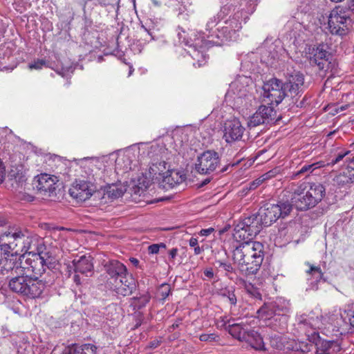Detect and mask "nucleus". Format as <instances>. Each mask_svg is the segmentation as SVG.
I'll use <instances>...</instances> for the list:
<instances>
[{
    "label": "nucleus",
    "mask_w": 354,
    "mask_h": 354,
    "mask_svg": "<svg viewBox=\"0 0 354 354\" xmlns=\"http://www.w3.org/2000/svg\"><path fill=\"white\" fill-rule=\"evenodd\" d=\"M53 262L52 254L44 255H36L26 259L24 262L21 261V268L17 272V274H26L29 277L35 278L39 280L46 271V268H50Z\"/></svg>",
    "instance_id": "obj_5"
},
{
    "label": "nucleus",
    "mask_w": 354,
    "mask_h": 354,
    "mask_svg": "<svg viewBox=\"0 0 354 354\" xmlns=\"http://www.w3.org/2000/svg\"><path fill=\"white\" fill-rule=\"evenodd\" d=\"M159 250V246L158 244H152L148 247V251L150 254H157Z\"/></svg>",
    "instance_id": "obj_48"
},
{
    "label": "nucleus",
    "mask_w": 354,
    "mask_h": 354,
    "mask_svg": "<svg viewBox=\"0 0 354 354\" xmlns=\"http://www.w3.org/2000/svg\"><path fill=\"white\" fill-rule=\"evenodd\" d=\"M93 185L88 180H76L69 189L70 195L79 202H83L90 198L93 189Z\"/></svg>",
    "instance_id": "obj_19"
},
{
    "label": "nucleus",
    "mask_w": 354,
    "mask_h": 354,
    "mask_svg": "<svg viewBox=\"0 0 354 354\" xmlns=\"http://www.w3.org/2000/svg\"><path fill=\"white\" fill-rule=\"evenodd\" d=\"M46 66L47 62L46 60L37 59L28 64V68L30 70H40Z\"/></svg>",
    "instance_id": "obj_43"
},
{
    "label": "nucleus",
    "mask_w": 354,
    "mask_h": 354,
    "mask_svg": "<svg viewBox=\"0 0 354 354\" xmlns=\"http://www.w3.org/2000/svg\"><path fill=\"white\" fill-rule=\"evenodd\" d=\"M6 175L5 167L3 162L0 160V183L3 182Z\"/></svg>",
    "instance_id": "obj_50"
},
{
    "label": "nucleus",
    "mask_w": 354,
    "mask_h": 354,
    "mask_svg": "<svg viewBox=\"0 0 354 354\" xmlns=\"http://www.w3.org/2000/svg\"><path fill=\"white\" fill-rule=\"evenodd\" d=\"M178 326H179V324L178 323H174V324H173L171 325V328L174 330L175 328H178Z\"/></svg>",
    "instance_id": "obj_63"
},
{
    "label": "nucleus",
    "mask_w": 354,
    "mask_h": 354,
    "mask_svg": "<svg viewBox=\"0 0 354 354\" xmlns=\"http://www.w3.org/2000/svg\"><path fill=\"white\" fill-rule=\"evenodd\" d=\"M290 311V303L284 298L279 297L274 301L265 304L258 310L257 313L261 317L269 319L273 316L281 315L280 320H282L283 324L280 326L278 330H283L286 325V314Z\"/></svg>",
    "instance_id": "obj_7"
},
{
    "label": "nucleus",
    "mask_w": 354,
    "mask_h": 354,
    "mask_svg": "<svg viewBox=\"0 0 354 354\" xmlns=\"http://www.w3.org/2000/svg\"><path fill=\"white\" fill-rule=\"evenodd\" d=\"M136 285L134 279L127 276V273L124 275V279H120L115 283H113L111 288L115 291L118 295L127 296L132 293Z\"/></svg>",
    "instance_id": "obj_25"
},
{
    "label": "nucleus",
    "mask_w": 354,
    "mask_h": 354,
    "mask_svg": "<svg viewBox=\"0 0 354 354\" xmlns=\"http://www.w3.org/2000/svg\"><path fill=\"white\" fill-rule=\"evenodd\" d=\"M24 231L18 229L9 228L5 231L0 230V248L10 251L21 245Z\"/></svg>",
    "instance_id": "obj_15"
},
{
    "label": "nucleus",
    "mask_w": 354,
    "mask_h": 354,
    "mask_svg": "<svg viewBox=\"0 0 354 354\" xmlns=\"http://www.w3.org/2000/svg\"><path fill=\"white\" fill-rule=\"evenodd\" d=\"M129 261H131V263L135 266L136 267L138 266L139 265V261L136 259V258H133V257H131L130 258Z\"/></svg>",
    "instance_id": "obj_60"
},
{
    "label": "nucleus",
    "mask_w": 354,
    "mask_h": 354,
    "mask_svg": "<svg viewBox=\"0 0 354 354\" xmlns=\"http://www.w3.org/2000/svg\"><path fill=\"white\" fill-rule=\"evenodd\" d=\"M304 84V76L299 71H295L289 75L286 82H283L288 95H290L292 97L296 96L303 91Z\"/></svg>",
    "instance_id": "obj_20"
},
{
    "label": "nucleus",
    "mask_w": 354,
    "mask_h": 354,
    "mask_svg": "<svg viewBox=\"0 0 354 354\" xmlns=\"http://www.w3.org/2000/svg\"><path fill=\"white\" fill-rule=\"evenodd\" d=\"M162 183L168 185L169 188H172L175 185L180 184L183 181L182 176H179L178 172L170 170L169 174L162 176Z\"/></svg>",
    "instance_id": "obj_34"
},
{
    "label": "nucleus",
    "mask_w": 354,
    "mask_h": 354,
    "mask_svg": "<svg viewBox=\"0 0 354 354\" xmlns=\"http://www.w3.org/2000/svg\"><path fill=\"white\" fill-rule=\"evenodd\" d=\"M218 336L214 333L211 334H202L200 335L199 339L202 342H214L218 339Z\"/></svg>",
    "instance_id": "obj_45"
},
{
    "label": "nucleus",
    "mask_w": 354,
    "mask_h": 354,
    "mask_svg": "<svg viewBox=\"0 0 354 354\" xmlns=\"http://www.w3.org/2000/svg\"><path fill=\"white\" fill-rule=\"evenodd\" d=\"M257 214L245 216L234 226L233 236L236 242L252 241L264 227Z\"/></svg>",
    "instance_id": "obj_4"
},
{
    "label": "nucleus",
    "mask_w": 354,
    "mask_h": 354,
    "mask_svg": "<svg viewBox=\"0 0 354 354\" xmlns=\"http://www.w3.org/2000/svg\"><path fill=\"white\" fill-rule=\"evenodd\" d=\"M212 180V178H205L204 180H203L200 184H199V187H204L205 185H207L209 183H210Z\"/></svg>",
    "instance_id": "obj_58"
},
{
    "label": "nucleus",
    "mask_w": 354,
    "mask_h": 354,
    "mask_svg": "<svg viewBox=\"0 0 354 354\" xmlns=\"http://www.w3.org/2000/svg\"><path fill=\"white\" fill-rule=\"evenodd\" d=\"M346 162H347L346 167L345 168L346 170H354V156L351 158L350 156L347 157L346 159Z\"/></svg>",
    "instance_id": "obj_47"
},
{
    "label": "nucleus",
    "mask_w": 354,
    "mask_h": 354,
    "mask_svg": "<svg viewBox=\"0 0 354 354\" xmlns=\"http://www.w3.org/2000/svg\"><path fill=\"white\" fill-rule=\"evenodd\" d=\"M104 269L109 276V283L113 285L120 279H124V275L127 273L126 266L118 261L113 260L104 265Z\"/></svg>",
    "instance_id": "obj_21"
},
{
    "label": "nucleus",
    "mask_w": 354,
    "mask_h": 354,
    "mask_svg": "<svg viewBox=\"0 0 354 354\" xmlns=\"http://www.w3.org/2000/svg\"><path fill=\"white\" fill-rule=\"evenodd\" d=\"M326 195V188L320 183L304 182L293 192L290 203L297 210L306 211L315 207Z\"/></svg>",
    "instance_id": "obj_2"
},
{
    "label": "nucleus",
    "mask_w": 354,
    "mask_h": 354,
    "mask_svg": "<svg viewBox=\"0 0 354 354\" xmlns=\"http://www.w3.org/2000/svg\"><path fill=\"white\" fill-rule=\"evenodd\" d=\"M168 164L165 161L153 162L149 167V173L153 178L162 179V176L170 172Z\"/></svg>",
    "instance_id": "obj_31"
},
{
    "label": "nucleus",
    "mask_w": 354,
    "mask_h": 354,
    "mask_svg": "<svg viewBox=\"0 0 354 354\" xmlns=\"http://www.w3.org/2000/svg\"><path fill=\"white\" fill-rule=\"evenodd\" d=\"M350 318L349 322L351 325L354 328V310L351 312V314H349Z\"/></svg>",
    "instance_id": "obj_59"
},
{
    "label": "nucleus",
    "mask_w": 354,
    "mask_h": 354,
    "mask_svg": "<svg viewBox=\"0 0 354 354\" xmlns=\"http://www.w3.org/2000/svg\"><path fill=\"white\" fill-rule=\"evenodd\" d=\"M26 177L22 166L12 167L8 175V182L15 191L25 185Z\"/></svg>",
    "instance_id": "obj_23"
},
{
    "label": "nucleus",
    "mask_w": 354,
    "mask_h": 354,
    "mask_svg": "<svg viewBox=\"0 0 354 354\" xmlns=\"http://www.w3.org/2000/svg\"><path fill=\"white\" fill-rule=\"evenodd\" d=\"M277 111L272 104L261 105L257 111L250 117L248 127H255L263 124H269L277 121Z\"/></svg>",
    "instance_id": "obj_14"
},
{
    "label": "nucleus",
    "mask_w": 354,
    "mask_h": 354,
    "mask_svg": "<svg viewBox=\"0 0 354 354\" xmlns=\"http://www.w3.org/2000/svg\"><path fill=\"white\" fill-rule=\"evenodd\" d=\"M239 161H237L236 162H234V163H230L225 166H224L220 171L221 173H224V172H227L230 168L231 167H233L236 165H237L239 164Z\"/></svg>",
    "instance_id": "obj_52"
},
{
    "label": "nucleus",
    "mask_w": 354,
    "mask_h": 354,
    "mask_svg": "<svg viewBox=\"0 0 354 354\" xmlns=\"http://www.w3.org/2000/svg\"><path fill=\"white\" fill-rule=\"evenodd\" d=\"M310 63L312 66H317L324 73H335L337 67L333 56L326 50L324 44L319 45L315 50L313 57L310 58Z\"/></svg>",
    "instance_id": "obj_11"
},
{
    "label": "nucleus",
    "mask_w": 354,
    "mask_h": 354,
    "mask_svg": "<svg viewBox=\"0 0 354 354\" xmlns=\"http://www.w3.org/2000/svg\"><path fill=\"white\" fill-rule=\"evenodd\" d=\"M204 275L209 279L213 278V277H214L213 270L212 268L205 270Z\"/></svg>",
    "instance_id": "obj_54"
},
{
    "label": "nucleus",
    "mask_w": 354,
    "mask_h": 354,
    "mask_svg": "<svg viewBox=\"0 0 354 354\" xmlns=\"http://www.w3.org/2000/svg\"><path fill=\"white\" fill-rule=\"evenodd\" d=\"M326 165L324 162H317L312 164H305L298 171L293 174L295 177L308 176L315 169L325 167Z\"/></svg>",
    "instance_id": "obj_33"
},
{
    "label": "nucleus",
    "mask_w": 354,
    "mask_h": 354,
    "mask_svg": "<svg viewBox=\"0 0 354 354\" xmlns=\"http://www.w3.org/2000/svg\"><path fill=\"white\" fill-rule=\"evenodd\" d=\"M232 258L241 270L247 275L256 274L264 258L263 245L258 241L236 242L234 245Z\"/></svg>",
    "instance_id": "obj_1"
},
{
    "label": "nucleus",
    "mask_w": 354,
    "mask_h": 354,
    "mask_svg": "<svg viewBox=\"0 0 354 354\" xmlns=\"http://www.w3.org/2000/svg\"><path fill=\"white\" fill-rule=\"evenodd\" d=\"M248 80L246 77L239 76L229 86L225 97L239 103L248 93Z\"/></svg>",
    "instance_id": "obj_17"
},
{
    "label": "nucleus",
    "mask_w": 354,
    "mask_h": 354,
    "mask_svg": "<svg viewBox=\"0 0 354 354\" xmlns=\"http://www.w3.org/2000/svg\"><path fill=\"white\" fill-rule=\"evenodd\" d=\"M73 281L77 285H80L82 283V279L80 277V274L78 273H75V274L73 276Z\"/></svg>",
    "instance_id": "obj_53"
},
{
    "label": "nucleus",
    "mask_w": 354,
    "mask_h": 354,
    "mask_svg": "<svg viewBox=\"0 0 354 354\" xmlns=\"http://www.w3.org/2000/svg\"><path fill=\"white\" fill-rule=\"evenodd\" d=\"M33 189L44 196L55 195V181L48 174H42L36 176L32 183Z\"/></svg>",
    "instance_id": "obj_18"
},
{
    "label": "nucleus",
    "mask_w": 354,
    "mask_h": 354,
    "mask_svg": "<svg viewBox=\"0 0 354 354\" xmlns=\"http://www.w3.org/2000/svg\"><path fill=\"white\" fill-rule=\"evenodd\" d=\"M201 252H202V250L201 249V248L198 245L194 247V254H199L201 253Z\"/></svg>",
    "instance_id": "obj_62"
},
{
    "label": "nucleus",
    "mask_w": 354,
    "mask_h": 354,
    "mask_svg": "<svg viewBox=\"0 0 354 354\" xmlns=\"http://www.w3.org/2000/svg\"><path fill=\"white\" fill-rule=\"evenodd\" d=\"M230 6H225L221 8L216 16L211 17L206 24V30H209L216 26V24L228 14Z\"/></svg>",
    "instance_id": "obj_36"
},
{
    "label": "nucleus",
    "mask_w": 354,
    "mask_h": 354,
    "mask_svg": "<svg viewBox=\"0 0 354 354\" xmlns=\"http://www.w3.org/2000/svg\"><path fill=\"white\" fill-rule=\"evenodd\" d=\"M248 19V17H243L242 11L236 12L232 17L225 21V27L234 32V37L236 39V32L242 28V21Z\"/></svg>",
    "instance_id": "obj_26"
},
{
    "label": "nucleus",
    "mask_w": 354,
    "mask_h": 354,
    "mask_svg": "<svg viewBox=\"0 0 354 354\" xmlns=\"http://www.w3.org/2000/svg\"><path fill=\"white\" fill-rule=\"evenodd\" d=\"M158 245L159 246V249L161 248H166V245L165 243H159V244H158Z\"/></svg>",
    "instance_id": "obj_64"
},
{
    "label": "nucleus",
    "mask_w": 354,
    "mask_h": 354,
    "mask_svg": "<svg viewBox=\"0 0 354 354\" xmlns=\"http://www.w3.org/2000/svg\"><path fill=\"white\" fill-rule=\"evenodd\" d=\"M126 192V188L121 185L112 184L106 189V194L108 198L115 199L122 196Z\"/></svg>",
    "instance_id": "obj_35"
},
{
    "label": "nucleus",
    "mask_w": 354,
    "mask_h": 354,
    "mask_svg": "<svg viewBox=\"0 0 354 354\" xmlns=\"http://www.w3.org/2000/svg\"><path fill=\"white\" fill-rule=\"evenodd\" d=\"M178 254V249L177 248H172L169 252V255L171 257V259H174Z\"/></svg>",
    "instance_id": "obj_55"
},
{
    "label": "nucleus",
    "mask_w": 354,
    "mask_h": 354,
    "mask_svg": "<svg viewBox=\"0 0 354 354\" xmlns=\"http://www.w3.org/2000/svg\"><path fill=\"white\" fill-rule=\"evenodd\" d=\"M97 346L92 344L73 345L65 350L64 354H97Z\"/></svg>",
    "instance_id": "obj_30"
},
{
    "label": "nucleus",
    "mask_w": 354,
    "mask_h": 354,
    "mask_svg": "<svg viewBox=\"0 0 354 354\" xmlns=\"http://www.w3.org/2000/svg\"><path fill=\"white\" fill-rule=\"evenodd\" d=\"M292 209L291 203L279 202L277 204L267 203L261 207L257 213L258 218L262 221L264 227L271 225L280 218L288 216Z\"/></svg>",
    "instance_id": "obj_6"
},
{
    "label": "nucleus",
    "mask_w": 354,
    "mask_h": 354,
    "mask_svg": "<svg viewBox=\"0 0 354 354\" xmlns=\"http://www.w3.org/2000/svg\"><path fill=\"white\" fill-rule=\"evenodd\" d=\"M317 345L323 354H332L340 350L339 342L335 340L320 339Z\"/></svg>",
    "instance_id": "obj_32"
},
{
    "label": "nucleus",
    "mask_w": 354,
    "mask_h": 354,
    "mask_svg": "<svg viewBox=\"0 0 354 354\" xmlns=\"http://www.w3.org/2000/svg\"><path fill=\"white\" fill-rule=\"evenodd\" d=\"M221 295L225 297L231 305L235 306L236 304L237 299L234 290H225Z\"/></svg>",
    "instance_id": "obj_42"
},
{
    "label": "nucleus",
    "mask_w": 354,
    "mask_h": 354,
    "mask_svg": "<svg viewBox=\"0 0 354 354\" xmlns=\"http://www.w3.org/2000/svg\"><path fill=\"white\" fill-rule=\"evenodd\" d=\"M245 337V339H243L242 342H245L252 348L259 351L266 350L263 339L257 332L249 328L248 333H246Z\"/></svg>",
    "instance_id": "obj_29"
},
{
    "label": "nucleus",
    "mask_w": 354,
    "mask_h": 354,
    "mask_svg": "<svg viewBox=\"0 0 354 354\" xmlns=\"http://www.w3.org/2000/svg\"><path fill=\"white\" fill-rule=\"evenodd\" d=\"M336 183L339 185H344L354 181V170L344 169L342 172L336 176Z\"/></svg>",
    "instance_id": "obj_37"
},
{
    "label": "nucleus",
    "mask_w": 354,
    "mask_h": 354,
    "mask_svg": "<svg viewBox=\"0 0 354 354\" xmlns=\"http://www.w3.org/2000/svg\"><path fill=\"white\" fill-rule=\"evenodd\" d=\"M350 21V17L344 9L337 6L328 17V28L332 35L343 37L348 32Z\"/></svg>",
    "instance_id": "obj_8"
},
{
    "label": "nucleus",
    "mask_w": 354,
    "mask_h": 354,
    "mask_svg": "<svg viewBox=\"0 0 354 354\" xmlns=\"http://www.w3.org/2000/svg\"><path fill=\"white\" fill-rule=\"evenodd\" d=\"M150 299V295L148 292H147L139 297L132 298V300L133 301L132 304L134 306L135 308H137L138 309H141L144 308L147 305V304L149 302Z\"/></svg>",
    "instance_id": "obj_40"
},
{
    "label": "nucleus",
    "mask_w": 354,
    "mask_h": 354,
    "mask_svg": "<svg viewBox=\"0 0 354 354\" xmlns=\"http://www.w3.org/2000/svg\"><path fill=\"white\" fill-rule=\"evenodd\" d=\"M214 266L217 268H222L226 272V274L229 272L232 273L234 271V268L232 264L230 263L222 262L221 261H216Z\"/></svg>",
    "instance_id": "obj_44"
},
{
    "label": "nucleus",
    "mask_w": 354,
    "mask_h": 354,
    "mask_svg": "<svg viewBox=\"0 0 354 354\" xmlns=\"http://www.w3.org/2000/svg\"><path fill=\"white\" fill-rule=\"evenodd\" d=\"M263 90V100L268 104L277 106L286 96H288L283 82L276 77L264 82Z\"/></svg>",
    "instance_id": "obj_9"
},
{
    "label": "nucleus",
    "mask_w": 354,
    "mask_h": 354,
    "mask_svg": "<svg viewBox=\"0 0 354 354\" xmlns=\"http://www.w3.org/2000/svg\"><path fill=\"white\" fill-rule=\"evenodd\" d=\"M246 290L249 293L256 297L257 299H259V297L261 296L260 294L251 284L246 286Z\"/></svg>",
    "instance_id": "obj_46"
},
{
    "label": "nucleus",
    "mask_w": 354,
    "mask_h": 354,
    "mask_svg": "<svg viewBox=\"0 0 354 354\" xmlns=\"http://www.w3.org/2000/svg\"><path fill=\"white\" fill-rule=\"evenodd\" d=\"M170 292V286L167 283H162L158 288V294L160 297V299L164 301L169 295Z\"/></svg>",
    "instance_id": "obj_41"
},
{
    "label": "nucleus",
    "mask_w": 354,
    "mask_h": 354,
    "mask_svg": "<svg viewBox=\"0 0 354 354\" xmlns=\"http://www.w3.org/2000/svg\"><path fill=\"white\" fill-rule=\"evenodd\" d=\"M21 252L28 256L46 255L52 254L45 245L44 239L38 235L24 231L21 242Z\"/></svg>",
    "instance_id": "obj_10"
},
{
    "label": "nucleus",
    "mask_w": 354,
    "mask_h": 354,
    "mask_svg": "<svg viewBox=\"0 0 354 354\" xmlns=\"http://www.w3.org/2000/svg\"><path fill=\"white\" fill-rule=\"evenodd\" d=\"M309 266V269L306 271V273L310 275V281L308 289L312 290H318V283L321 281H325L326 279L324 278V273L319 266H315L307 263Z\"/></svg>",
    "instance_id": "obj_28"
},
{
    "label": "nucleus",
    "mask_w": 354,
    "mask_h": 354,
    "mask_svg": "<svg viewBox=\"0 0 354 354\" xmlns=\"http://www.w3.org/2000/svg\"><path fill=\"white\" fill-rule=\"evenodd\" d=\"M219 165L218 153L214 150H207L198 156L195 170L201 174H209L214 171Z\"/></svg>",
    "instance_id": "obj_13"
},
{
    "label": "nucleus",
    "mask_w": 354,
    "mask_h": 354,
    "mask_svg": "<svg viewBox=\"0 0 354 354\" xmlns=\"http://www.w3.org/2000/svg\"><path fill=\"white\" fill-rule=\"evenodd\" d=\"M228 322L229 324L225 326V329L234 338L240 342L245 339V335L246 333H248V329L250 328L248 324L243 322L230 324V320Z\"/></svg>",
    "instance_id": "obj_27"
},
{
    "label": "nucleus",
    "mask_w": 354,
    "mask_h": 354,
    "mask_svg": "<svg viewBox=\"0 0 354 354\" xmlns=\"http://www.w3.org/2000/svg\"><path fill=\"white\" fill-rule=\"evenodd\" d=\"M189 244L191 247H196L198 245V239L194 237H192L189 241Z\"/></svg>",
    "instance_id": "obj_56"
},
{
    "label": "nucleus",
    "mask_w": 354,
    "mask_h": 354,
    "mask_svg": "<svg viewBox=\"0 0 354 354\" xmlns=\"http://www.w3.org/2000/svg\"><path fill=\"white\" fill-rule=\"evenodd\" d=\"M214 231V229L212 227H209L207 229H203L200 231V234L201 236H207L209 235L210 234H212Z\"/></svg>",
    "instance_id": "obj_51"
},
{
    "label": "nucleus",
    "mask_w": 354,
    "mask_h": 354,
    "mask_svg": "<svg viewBox=\"0 0 354 354\" xmlns=\"http://www.w3.org/2000/svg\"><path fill=\"white\" fill-rule=\"evenodd\" d=\"M93 258L91 256L82 255L78 259H74L70 268L75 273H80L85 277L91 276L93 273Z\"/></svg>",
    "instance_id": "obj_22"
},
{
    "label": "nucleus",
    "mask_w": 354,
    "mask_h": 354,
    "mask_svg": "<svg viewBox=\"0 0 354 354\" xmlns=\"http://www.w3.org/2000/svg\"><path fill=\"white\" fill-rule=\"evenodd\" d=\"M20 260V257L16 253L0 248V274L7 275V277L10 278L17 274L21 266Z\"/></svg>",
    "instance_id": "obj_12"
},
{
    "label": "nucleus",
    "mask_w": 354,
    "mask_h": 354,
    "mask_svg": "<svg viewBox=\"0 0 354 354\" xmlns=\"http://www.w3.org/2000/svg\"><path fill=\"white\" fill-rule=\"evenodd\" d=\"M262 181L263 180L258 178L254 180L253 182L250 183L249 189H255L258 186H259Z\"/></svg>",
    "instance_id": "obj_49"
},
{
    "label": "nucleus",
    "mask_w": 354,
    "mask_h": 354,
    "mask_svg": "<svg viewBox=\"0 0 354 354\" xmlns=\"http://www.w3.org/2000/svg\"><path fill=\"white\" fill-rule=\"evenodd\" d=\"M245 128L237 118L227 120L223 125V139L228 144L241 140Z\"/></svg>",
    "instance_id": "obj_16"
},
{
    "label": "nucleus",
    "mask_w": 354,
    "mask_h": 354,
    "mask_svg": "<svg viewBox=\"0 0 354 354\" xmlns=\"http://www.w3.org/2000/svg\"><path fill=\"white\" fill-rule=\"evenodd\" d=\"M8 286L16 293H19L30 298L40 297L45 289V284L41 280L29 277L26 274H15L11 277Z\"/></svg>",
    "instance_id": "obj_3"
},
{
    "label": "nucleus",
    "mask_w": 354,
    "mask_h": 354,
    "mask_svg": "<svg viewBox=\"0 0 354 354\" xmlns=\"http://www.w3.org/2000/svg\"><path fill=\"white\" fill-rule=\"evenodd\" d=\"M207 38L209 43L219 46L236 39L234 37V32H230L225 26L218 28L216 32L207 35Z\"/></svg>",
    "instance_id": "obj_24"
},
{
    "label": "nucleus",
    "mask_w": 354,
    "mask_h": 354,
    "mask_svg": "<svg viewBox=\"0 0 354 354\" xmlns=\"http://www.w3.org/2000/svg\"><path fill=\"white\" fill-rule=\"evenodd\" d=\"M348 9L354 12V0H351L348 3Z\"/></svg>",
    "instance_id": "obj_61"
},
{
    "label": "nucleus",
    "mask_w": 354,
    "mask_h": 354,
    "mask_svg": "<svg viewBox=\"0 0 354 354\" xmlns=\"http://www.w3.org/2000/svg\"><path fill=\"white\" fill-rule=\"evenodd\" d=\"M349 155L352 156V154H351L350 151L342 150L339 152H338L337 154H335L334 156H331L329 161L325 165H328V166H330V165L333 166L336 164L339 163L340 161L343 160V159L344 158H346L347 157H348V156H349Z\"/></svg>",
    "instance_id": "obj_39"
},
{
    "label": "nucleus",
    "mask_w": 354,
    "mask_h": 354,
    "mask_svg": "<svg viewBox=\"0 0 354 354\" xmlns=\"http://www.w3.org/2000/svg\"><path fill=\"white\" fill-rule=\"evenodd\" d=\"M82 164H84L82 167L84 168L88 167V169L91 168V167L93 166V164L92 162H91L88 159H86Z\"/></svg>",
    "instance_id": "obj_57"
},
{
    "label": "nucleus",
    "mask_w": 354,
    "mask_h": 354,
    "mask_svg": "<svg viewBox=\"0 0 354 354\" xmlns=\"http://www.w3.org/2000/svg\"><path fill=\"white\" fill-rule=\"evenodd\" d=\"M116 169H122L127 171L131 169V159L128 155H124L122 157L118 158L115 161Z\"/></svg>",
    "instance_id": "obj_38"
}]
</instances>
